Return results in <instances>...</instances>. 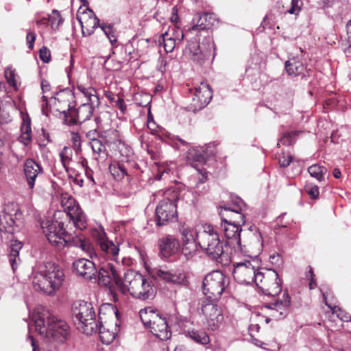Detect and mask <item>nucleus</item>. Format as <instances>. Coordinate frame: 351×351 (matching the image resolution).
Here are the masks:
<instances>
[{
  "mask_svg": "<svg viewBox=\"0 0 351 351\" xmlns=\"http://www.w3.org/2000/svg\"><path fill=\"white\" fill-rule=\"evenodd\" d=\"M129 265L117 263L114 265H107L106 269L111 271L109 274L110 282L114 280L123 294L130 293L142 300L153 299L156 290L152 281L136 271L128 269L125 271Z\"/></svg>",
  "mask_w": 351,
  "mask_h": 351,
  "instance_id": "obj_1",
  "label": "nucleus"
},
{
  "mask_svg": "<svg viewBox=\"0 0 351 351\" xmlns=\"http://www.w3.org/2000/svg\"><path fill=\"white\" fill-rule=\"evenodd\" d=\"M214 21L215 16L213 13H202L199 15L197 23L189 28L186 33V34L190 33L195 35L197 38L195 42L193 40L189 42L184 53L193 61L199 64L208 59L215 49L211 32L209 30Z\"/></svg>",
  "mask_w": 351,
  "mask_h": 351,
  "instance_id": "obj_2",
  "label": "nucleus"
},
{
  "mask_svg": "<svg viewBox=\"0 0 351 351\" xmlns=\"http://www.w3.org/2000/svg\"><path fill=\"white\" fill-rule=\"evenodd\" d=\"M32 321L38 333L49 341L62 343L69 335L67 324L53 315L45 307L36 308L32 315Z\"/></svg>",
  "mask_w": 351,
  "mask_h": 351,
  "instance_id": "obj_3",
  "label": "nucleus"
},
{
  "mask_svg": "<svg viewBox=\"0 0 351 351\" xmlns=\"http://www.w3.org/2000/svg\"><path fill=\"white\" fill-rule=\"evenodd\" d=\"M65 276L62 267L47 261L38 265L32 272V285L35 291L51 295L62 285Z\"/></svg>",
  "mask_w": 351,
  "mask_h": 351,
  "instance_id": "obj_4",
  "label": "nucleus"
},
{
  "mask_svg": "<svg viewBox=\"0 0 351 351\" xmlns=\"http://www.w3.org/2000/svg\"><path fill=\"white\" fill-rule=\"evenodd\" d=\"M196 239L202 250L217 262L227 265L231 261V250L219 239V234L210 224L203 226V230L196 232Z\"/></svg>",
  "mask_w": 351,
  "mask_h": 351,
  "instance_id": "obj_5",
  "label": "nucleus"
},
{
  "mask_svg": "<svg viewBox=\"0 0 351 351\" xmlns=\"http://www.w3.org/2000/svg\"><path fill=\"white\" fill-rule=\"evenodd\" d=\"M95 237L100 249V256L106 261V263H101V277L104 283H110L109 274L111 271L106 269L107 265H114L117 263L130 264V259L126 257L119 258V247L118 243H114L110 240L104 228H99L96 230Z\"/></svg>",
  "mask_w": 351,
  "mask_h": 351,
  "instance_id": "obj_6",
  "label": "nucleus"
},
{
  "mask_svg": "<svg viewBox=\"0 0 351 351\" xmlns=\"http://www.w3.org/2000/svg\"><path fill=\"white\" fill-rule=\"evenodd\" d=\"M71 311L74 324L78 330L87 335L97 331L96 313L91 303L77 300L73 303Z\"/></svg>",
  "mask_w": 351,
  "mask_h": 351,
  "instance_id": "obj_7",
  "label": "nucleus"
},
{
  "mask_svg": "<svg viewBox=\"0 0 351 351\" xmlns=\"http://www.w3.org/2000/svg\"><path fill=\"white\" fill-rule=\"evenodd\" d=\"M139 315L143 324L160 340H167L171 332L165 317L157 313L151 307L141 309Z\"/></svg>",
  "mask_w": 351,
  "mask_h": 351,
  "instance_id": "obj_8",
  "label": "nucleus"
},
{
  "mask_svg": "<svg viewBox=\"0 0 351 351\" xmlns=\"http://www.w3.org/2000/svg\"><path fill=\"white\" fill-rule=\"evenodd\" d=\"M215 301L202 298L199 301L197 308L204 324L210 330L219 329L224 319L222 308Z\"/></svg>",
  "mask_w": 351,
  "mask_h": 351,
  "instance_id": "obj_9",
  "label": "nucleus"
},
{
  "mask_svg": "<svg viewBox=\"0 0 351 351\" xmlns=\"http://www.w3.org/2000/svg\"><path fill=\"white\" fill-rule=\"evenodd\" d=\"M163 195L165 198L159 202L155 211L156 222L157 226H159L165 225L176 217L177 210L175 201L179 199L177 194L171 190L165 193L158 191L157 194L154 195L161 196Z\"/></svg>",
  "mask_w": 351,
  "mask_h": 351,
  "instance_id": "obj_10",
  "label": "nucleus"
},
{
  "mask_svg": "<svg viewBox=\"0 0 351 351\" xmlns=\"http://www.w3.org/2000/svg\"><path fill=\"white\" fill-rule=\"evenodd\" d=\"M228 284L229 278L226 275L220 271H213L204 277L202 291L206 298L217 300Z\"/></svg>",
  "mask_w": 351,
  "mask_h": 351,
  "instance_id": "obj_11",
  "label": "nucleus"
},
{
  "mask_svg": "<svg viewBox=\"0 0 351 351\" xmlns=\"http://www.w3.org/2000/svg\"><path fill=\"white\" fill-rule=\"evenodd\" d=\"M219 215L221 219V228L223 229L227 239L225 243L230 247V250L231 248L242 250L241 241V232L242 229L240 228L242 222H238V221H240V219L237 217L232 220L231 216L226 215L224 213H221V211L219 212Z\"/></svg>",
  "mask_w": 351,
  "mask_h": 351,
  "instance_id": "obj_12",
  "label": "nucleus"
},
{
  "mask_svg": "<svg viewBox=\"0 0 351 351\" xmlns=\"http://www.w3.org/2000/svg\"><path fill=\"white\" fill-rule=\"evenodd\" d=\"M61 206L70 220L73 221L75 227L80 230L86 228V216L73 197L68 193L62 194Z\"/></svg>",
  "mask_w": 351,
  "mask_h": 351,
  "instance_id": "obj_13",
  "label": "nucleus"
},
{
  "mask_svg": "<svg viewBox=\"0 0 351 351\" xmlns=\"http://www.w3.org/2000/svg\"><path fill=\"white\" fill-rule=\"evenodd\" d=\"M41 227L49 243L59 250L65 246L67 234L62 222L48 219L41 223Z\"/></svg>",
  "mask_w": 351,
  "mask_h": 351,
  "instance_id": "obj_14",
  "label": "nucleus"
},
{
  "mask_svg": "<svg viewBox=\"0 0 351 351\" xmlns=\"http://www.w3.org/2000/svg\"><path fill=\"white\" fill-rule=\"evenodd\" d=\"M256 278V285L265 295L275 296L281 292V280L275 270L267 269L264 272H258Z\"/></svg>",
  "mask_w": 351,
  "mask_h": 351,
  "instance_id": "obj_15",
  "label": "nucleus"
},
{
  "mask_svg": "<svg viewBox=\"0 0 351 351\" xmlns=\"http://www.w3.org/2000/svg\"><path fill=\"white\" fill-rule=\"evenodd\" d=\"M233 276L236 281L240 284L250 285L256 282L258 262L256 260L245 261L234 264Z\"/></svg>",
  "mask_w": 351,
  "mask_h": 351,
  "instance_id": "obj_16",
  "label": "nucleus"
},
{
  "mask_svg": "<svg viewBox=\"0 0 351 351\" xmlns=\"http://www.w3.org/2000/svg\"><path fill=\"white\" fill-rule=\"evenodd\" d=\"M73 267L77 275L83 277L84 279L98 282L99 284L104 286H108L110 283H104L103 282L100 273L101 265L98 269L95 263L87 258H79L73 263Z\"/></svg>",
  "mask_w": 351,
  "mask_h": 351,
  "instance_id": "obj_17",
  "label": "nucleus"
},
{
  "mask_svg": "<svg viewBox=\"0 0 351 351\" xmlns=\"http://www.w3.org/2000/svg\"><path fill=\"white\" fill-rule=\"evenodd\" d=\"M192 97L191 106L194 110H201L210 101L213 94L209 85L205 82L190 90Z\"/></svg>",
  "mask_w": 351,
  "mask_h": 351,
  "instance_id": "obj_18",
  "label": "nucleus"
},
{
  "mask_svg": "<svg viewBox=\"0 0 351 351\" xmlns=\"http://www.w3.org/2000/svg\"><path fill=\"white\" fill-rule=\"evenodd\" d=\"M154 278L167 282L185 285L187 280L184 274L166 269H157L154 272Z\"/></svg>",
  "mask_w": 351,
  "mask_h": 351,
  "instance_id": "obj_19",
  "label": "nucleus"
},
{
  "mask_svg": "<svg viewBox=\"0 0 351 351\" xmlns=\"http://www.w3.org/2000/svg\"><path fill=\"white\" fill-rule=\"evenodd\" d=\"M158 246L160 255L164 258H167L178 252L180 243L173 236L167 235L159 239Z\"/></svg>",
  "mask_w": 351,
  "mask_h": 351,
  "instance_id": "obj_20",
  "label": "nucleus"
},
{
  "mask_svg": "<svg viewBox=\"0 0 351 351\" xmlns=\"http://www.w3.org/2000/svg\"><path fill=\"white\" fill-rule=\"evenodd\" d=\"M24 173L29 189L35 186L36 179L43 173L42 167L32 159H27L24 164Z\"/></svg>",
  "mask_w": 351,
  "mask_h": 351,
  "instance_id": "obj_21",
  "label": "nucleus"
},
{
  "mask_svg": "<svg viewBox=\"0 0 351 351\" xmlns=\"http://www.w3.org/2000/svg\"><path fill=\"white\" fill-rule=\"evenodd\" d=\"M84 14L88 16V19L85 20L81 16H77V20L81 25L82 34L84 36H90L97 27H100L99 19L90 9H88L87 12Z\"/></svg>",
  "mask_w": 351,
  "mask_h": 351,
  "instance_id": "obj_22",
  "label": "nucleus"
},
{
  "mask_svg": "<svg viewBox=\"0 0 351 351\" xmlns=\"http://www.w3.org/2000/svg\"><path fill=\"white\" fill-rule=\"evenodd\" d=\"M232 206H220V211L223 213V211H226L228 213V215L231 216L233 214H235L237 217L240 219V221L238 222H242L243 224L245 223L244 220V215L242 213L243 208L245 207V204L244 202L237 196L231 197Z\"/></svg>",
  "mask_w": 351,
  "mask_h": 351,
  "instance_id": "obj_23",
  "label": "nucleus"
},
{
  "mask_svg": "<svg viewBox=\"0 0 351 351\" xmlns=\"http://www.w3.org/2000/svg\"><path fill=\"white\" fill-rule=\"evenodd\" d=\"M11 207H14V204L6 205L4 211L0 215V231L7 232L12 233L14 230L13 226L15 223L14 215H16L18 208L14 210V214L10 213V209Z\"/></svg>",
  "mask_w": 351,
  "mask_h": 351,
  "instance_id": "obj_24",
  "label": "nucleus"
},
{
  "mask_svg": "<svg viewBox=\"0 0 351 351\" xmlns=\"http://www.w3.org/2000/svg\"><path fill=\"white\" fill-rule=\"evenodd\" d=\"M23 123L21 126V134L19 141L25 145H28L32 141L31 120L27 114H22Z\"/></svg>",
  "mask_w": 351,
  "mask_h": 351,
  "instance_id": "obj_25",
  "label": "nucleus"
},
{
  "mask_svg": "<svg viewBox=\"0 0 351 351\" xmlns=\"http://www.w3.org/2000/svg\"><path fill=\"white\" fill-rule=\"evenodd\" d=\"M285 69L289 75L298 76L304 73L305 67L298 58L293 57L286 61Z\"/></svg>",
  "mask_w": 351,
  "mask_h": 351,
  "instance_id": "obj_26",
  "label": "nucleus"
},
{
  "mask_svg": "<svg viewBox=\"0 0 351 351\" xmlns=\"http://www.w3.org/2000/svg\"><path fill=\"white\" fill-rule=\"evenodd\" d=\"M99 105H90V103H83L76 111V117L79 123H83L89 119L93 113L94 108Z\"/></svg>",
  "mask_w": 351,
  "mask_h": 351,
  "instance_id": "obj_27",
  "label": "nucleus"
},
{
  "mask_svg": "<svg viewBox=\"0 0 351 351\" xmlns=\"http://www.w3.org/2000/svg\"><path fill=\"white\" fill-rule=\"evenodd\" d=\"M77 90L83 95L86 101L84 103H90V105H99L100 101L96 90L93 87H85L83 85L77 86Z\"/></svg>",
  "mask_w": 351,
  "mask_h": 351,
  "instance_id": "obj_28",
  "label": "nucleus"
},
{
  "mask_svg": "<svg viewBox=\"0 0 351 351\" xmlns=\"http://www.w3.org/2000/svg\"><path fill=\"white\" fill-rule=\"evenodd\" d=\"M291 304V298L287 293H284L282 298L278 300L275 302H271L267 304V307L276 310L279 312L280 315H283V311H285Z\"/></svg>",
  "mask_w": 351,
  "mask_h": 351,
  "instance_id": "obj_29",
  "label": "nucleus"
},
{
  "mask_svg": "<svg viewBox=\"0 0 351 351\" xmlns=\"http://www.w3.org/2000/svg\"><path fill=\"white\" fill-rule=\"evenodd\" d=\"M184 36L183 31L176 25H173L172 27H169L168 30L162 33L160 37L173 38L178 43H181Z\"/></svg>",
  "mask_w": 351,
  "mask_h": 351,
  "instance_id": "obj_30",
  "label": "nucleus"
},
{
  "mask_svg": "<svg viewBox=\"0 0 351 351\" xmlns=\"http://www.w3.org/2000/svg\"><path fill=\"white\" fill-rule=\"evenodd\" d=\"M308 172L311 177L316 178L319 182H322L324 180L327 169L324 166L315 164L308 168Z\"/></svg>",
  "mask_w": 351,
  "mask_h": 351,
  "instance_id": "obj_31",
  "label": "nucleus"
},
{
  "mask_svg": "<svg viewBox=\"0 0 351 351\" xmlns=\"http://www.w3.org/2000/svg\"><path fill=\"white\" fill-rule=\"evenodd\" d=\"M23 247V244L20 241H14L12 244L10 252V263L12 265V269L14 270L17 265V261H20L19 257V251Z\"/></svg>",
  "mask_w": 351,
  "mask_h": 351,
  "instance_id": "obj_32",
  "label": "nucleus"
},
{
  "mask_svg": "<svg viewBox=\"0 0 351 351\" xmlns=\"http://www.w3.org/2000/svg\"><path fill=\"white\" fill-rule=\"evenodd\" d=\"M187 334L191 339L199 344L207 345L210 342L208 335L204 331L191 330H189Z\"/></svg>",
  "mask_w": 351,
  "mask_h": 351,
  "instance_id": "obj_33",
  "label": "nucleus"
},
{
  "mask_svg": "<svg viewBox=\"0 0 351 351\" xmlns=\"http://www.w3.org/2000/svg\"><path fill=\"white\" fill-rule=\"evenodd\" d=\"M97 330H99L100 339L104 344L108 345L111 343L114 340L117 335L115 332L106 329L101 324L98 326Z\"/></svg>",
  "mask_w": 351,
  "mask_h": 351,
  "instance_id": "obj_34",
  "label": "nucleus"
},
{
  "mask_svg": "<svg viewBox=\"0 0 351 351\" xmlns=\"http://www.w3.org/2000/svg\"><path fill=\"white\" fill-rule=\"evenodd\" d=\"M90 145L93 152L97 154L99 158L105 160L107 158L108 152L106 145L101 142V139L90 142Z\"/></svg>",
  "mask_w": 351,
  "mask_h": 351,
  "instance_id": "obj_35",
  "label": "nucleus"
},
{
  "mask_svg": "<svg viewBox=\"0 0 351 351\" xmlns=\"http://www.w3.org/2000/svg\"><path fill=\"white\" fill-rule=\"evenodd\" d=\"M101 29L108 38L112 45L117 43V32L114 26L111 24H102L100 25Z\"/></svg>",
  "mask_w": 351,
  "mask_h": 351,
  "instance_id": "obj_36",
  "label": "nucleus"
},
{
  "mask_svg": "<svg viewBox=\"0 0 351 351\" xmlns=\"http://www.w3.org/2000/svg\"><path fill=\"white\" fill-rule=\"evenodd\" d=\"M61 162L65 170L69 171V165L72 159V151L70 148L64 147L60 152Z\"/></svg>",
  "mask_w": 351,
  "mask_h": 351,
  "instance_id": "obj_37",
  "label": "nucleus"
},
{
  "mask_svg": "<svg viewBox=\"0 0 351 351\" xmlns=\"http://www.w3.org/2000/svg\"><path fill=\"white\" fill-rule=\"evenodd\" d=\"M197 242L182 243V253L186 258H189L195 254L197 250Z\"/></svg>",
  "mask_w": 351,
  "mask_h": 351,
  "instance_id": "obj_38",
  "label": "nucleus"
},
{
  "mask_svg": "<svg viewBox=\"0 0 351 351\" xmlns=\"http://www.w3.org/2000/svg\"><path fill=\"white\" fill-rule=\"evenodd\" d=\"M77 245L82 251L86 252L91 258H93V256H97L93 245L89 241L79 239Z\"/></svg>",
  "mask_w": 351,
  "mask_h": 351,
  "instance_id": "obj_39",
  "label": "nucleus"
},
{
  "mask_svg": "<svg viewBox=\"0 0 351 351\" xmlns=\"http://www.w3.org/2000/svg\"><path fill=\"white\" fill-rule=\"evenodd\" d=\"M182 243L189 242H197L195 239L193 230L189 227H182L180 229Z\"/></svg>",
  "mask_w": 351,
  "mask_h": 351,
  "instance_id": "obj_40",
  "label": "nucleus"
},
{
  "mask_svg": "<svg viewBox=\"0 0 351 351\" xmlns=\"http://www.w3.org/2000/svg\"><path fill=\"white\" fill-rule=\"evenodd\" d=\"M298 134L299 132L298 131L285 133L280 140V143L284 145H292L295 141L296 136H298ZM278 145L279 143H278Z\"/></svg>",
  "mask_w": 351,
  "mask_h": 351,
  "instance_id": "obj_41",
  "label": "nucleus"
},
{
  "mask_svg": "<svg viewBox=\"0 0 351 351\" xmlns=\"http://www.w3.org/2000/svg\"><path fill=\"white\" fill-rule=\"evenodd\" d=\"M163 43V47L167 53H170L173 51L176 46H178L180 43L174 40L173 38H161Z\"/></svg>",
  "mask_w": 351,
  "mask_h": 351,
  "instance_id": "obj_42",
  "label": "nucleus"
},
{
  "mask_svg": "<svg viewBox=\"0 0 351 351\" xmlns=\"http://www.w3.org/2000/svg\"><path fill=\"white\" fill-rule=\"evenodd\" d=\"M5 77L8 82V84L16 88V74L14 70L11 68H7L5 70Z\"/></svg>",
  "mask_w": 351,
  "mask_h": 351,
  "instance_id": "obj_43",
  "label": "nucleus"
},
{
  "mask_svg": "<svg viewBox=\"0 0 351 351\" xmlns=\"http://www.w3.org/2000/svg\"><path fill=\"white\" fill-rule=\"evenodd\" d=\"M323 297L326 305H327L330 308H331V310L332 311V313H337V316L343 321L347 322L350 319V316L348 314L341 315V311L337 306H332L330 304H328L326 302L325 293H323Z\"/></svg>",
  "mask_w": 351,
  "mask_h": 351,
  "instance_id": "obj_44",
  "label": "nucleus"
},
{
  "mask_svg": "<svg viewBox=\"0 0 351 351\" xmlns=\"http://www.w3.org/2000/svg\"><path fill=\"white\" fill-rule=\"evenodd\" d=\"M305 190L312 199H317L319 195V191L317 186L309 184L306 186Z\"/></svg>",
  "mask_w": 351,
  "mask_h": 351,
  "instance_id": "obj_45",
  "label": "nucleus"
},
{
  "mask_svg": "<svg viewBox=\"0 0 351 351\" xmlns=\"http://www.w3.org/2000/svg\"><path fill=\"white\" fill-rule=\"evenodd\" d=\"M250 234H252V244L256 245L258 247V250H260L263 247V240L261 233L258 231L252 233L250 231Z\"/></svg>",
  "mask_w": 351,
  "mask_h": 351,
  "instance_id": "obj_46",
  "label": "nucleus"
},
{
  "mask_svg": "<svg viewBox=\"0 0 351 351\" xmlns=\"http://www.w3.org/2000/svg\"><path fill=\"white\" fill-rule=\"evenodd\" d=\"M302 1L301 0H291V8L289 10V13L291 14H298L301 10Z\"/></svg>",
  "mask_w": 351,
  "mask_h": 351,
  "instance_id": "obj_47",
  "label": "nucleus"
},
{
  "mask_svg": "<svg viewBox=\"0 0 351 351\" xmlns=\"http://www.w3.org/2000/svg\"><path fill=\"white\" fill-rule=\"evenodd\" d=\"M40 58L44 62H48L51 58V53L50 51L45 47H42L39 51Z\"/></svg>",
  "mask_w": 351,
  "mask_h": 351,
  "instance_id": "obj_48",
  "label": "nucleus"
},
{
  "mask_svg": "<svg viewBox=\"0 0 351 351\" xmlns=\"http://www.w3.org/2000/svg\"><path fill=\"white\" fill-rule=\"evenodd\" d=\"M292 160V157L289 155L282 154L278 158V162L282 167H287L289 165Z\"/></svg>",
  "mask_w": 351,
  "mask_h": 351,
  "instance_id": "obj_49",
  "label": "nucleus"
},
{
  "mask_svg": "<svg viewBox=\"0 0 351 351\" xmlns=\"http://www.w3.org/2000/svg\"><path fill=\"white\" fill-rule=\"evenodd\" d=\"M36 35L32 32H29L26 36L27 44L29 49H33L34 41L36 40Z\"/></svg>",
  "mask_w": 351,
  "mask_h": 351,
  "instance_id": "obj_50",
  "label": "nucleus"
},
{
  "mask_svg": "<svg viewBox=\"0 0 351 351\" xmlns=\"http://www.w3.org/2000/svg\"><path fill=\"white\" fill-rule=\"evenodd\" d=\"M86 137L90 140V142L94 141H98L101 136L96 129L88 131L86 134Z\"/></svg>",
  "mask_w": 351,
  "mask_h": 351,
  "instance_id": "obj_51",
  "label": "nucleus"
},
{
  "mask_svg": "<svg viewBox=\"0 0 351 351\" xmlns=\"http://www.w3.org/2000/svg\"><path fill=\"white\" fill-rule=\"evenodd\" d=\"M192 158L195 161L204 163L206 162V158L204 154L199 151H195L192 155Z\"/></svg>",
  "mask_w": 351,
  "mask_h": 351,
  "instance_id": "obj_52",
  "label": "nucleus"
},
{
  "mask_svg": "<svg viewBox=\"0 0 351 351\" xmlns=\"http://www.w3.org/2000/svg\"><path fill=\"white\" fill-rule=\"evenodd\" d=\"M116 167L117 168V170L120 171V173H117L118 179L123 178L125 176L128 175L127 171L123 165L119 164L118 166Z\"/></svg>",
  "mask_w": 351,
  "mask_h": 351,
  "instance_id": "obj_53",
  "label": "nucleus"
},
{
  "mask_svg": "<svg viewBox=\"0 0 351 351\" xmlns=\"http://www.w3.org/2000/svg\"><path fill=\"white\" fill-rule=\"evenodd\" d=\"M64 123L69 125H76L77 123H80L77 117L76 118H72V117L69 118L67 116H65Z\"/></svg>",
  "mask_w": 351,
  "mask_h": 351,
  "instance_id": "obj_54",
  "label": "nucleus"
},
{
  "mask_svg": "<svg viewBox=\"0 0 351 351\" xmlns=\"http://www.w3.org/2000/svg\"><path fill=\"white\" fill-rule=\"evenodd\" d=\"M308 273H309V276H310V278H311V281L309 282V289H313L316 287V282H315V281L313 279L314 274H313L312 268H310Z\"/></svg>",
  "mask_w": 351,
  "mask_h": 351,
  "instance_id": "obj_55",
  "label": "nucleus"
},
{
  "mask_svg": "<svg viewBox=\"0 0 351 351\" xmlns=\"http://www.w3.org/2000/svg\"><path fill=\"white\" fill-rule=\"evenodd\" d=\"M117 106L121 110L122 112H124L126 110V106L124 103L123 99L119 98L116 102Z\"/></svg>",
  "mask_w": 351,
  "mask_h": 351,
  "instance_id": "obj_56",
  "label": "nucleus"
},
{
  "mask_svg": "<svg viewBox=\"0 0 351 351\" xmlns=\"http://www.w3.org/2000/svg\"><path fill=\"white\" fill-rule=\"evenodd\" d=\"M49 87H50V86H49V84L47 82V81H46V80L42 81L41 88H42L43 93H46L47 91H49Z\"/></svg>",
  "mask_w": 351,
  "mask_h": 351,
  "instance_id": "obj_57",
  "label": "nucleus"
},
{
  "mask_svg": "<svg viewBox=\"0 0 351 351\" xmlns=\"http://www.w3.org/2000/svg\"><path fill=\"white\" fill-rule=\"evenodd\" d=\"M29 338L31 339V344L32 346V351H39L38 345L36 344V341L33 339L32 336L29 335Z\"/></svg>",
  "mask_w": 351,
  "mask_h": 351,
  "instance_id": "obj_58",
  "label": "nucleus"
},
{
  "mask_svg": "<svg viewBox=\"0 0 351 351\" xmlns=\"http://www.w3.org/2000/svg\"><path fill=\"white\" fill-rule=\"evenodd\" d=\"M53 14H54L55 16H53V19L51 20L52 25H53L55 24L56 16H57V18L58 19V22L57 25H59L60 21V18L59 12L58 11H56V10H54L53 11Z\"/></svg>",
  "mask_w": 351,
  "mask_h": 351,
  "instance_id": "obj_59",
  "label": "nucleus"
},
{
  "mask_svg": "<svg viewBox=\"0 0 351 351\" xmlns=\"http://www.w3.org/2000/svg\"><path fill=\"white\" fill-rule=\"evenodd\" d=\"M73 143L75 146H78V147L80 146V136L78 135L75 134L73 137Z\"/></svg>",
  "mask_w": 351,
  "mask_h": 351,
  "instance_id": "obj_60",
  "label": "nucleus"
},
{
  "mask_svg": "<svg viewBox=\"0 0 351 351\" xmlns=\"http://www.w3.org/2000/svg\"><path fill=\"white\" fill-rule=\"evenodd\" d=\"M171 320H183L181 315L176 313L171 315Z\"/></svg>",
  "mask_w": 351,
  "mask_h": 351,
  "instance_id": "obj_61",
  "label": "nucleus"
},
{
  "mask_svg": "<svg viewBox=\"0 0 351 351\" xmlns=\"http://www.w3.org/2000/svg\"><path fill=\"white\" fill-rule=\"evenodd\" d=\"M332 175L336 178H339L341 176V171L339 169H335L332 171Z\"/></svg>",
  "mask_w": 351,
  "mask_h": 351,
  "instance_id": "obj_62",
  "label": "nucleus"
},
{
  "mask_svg": "<svg viewBox=\"0 0 351 351\" xmlns=\"http://www.w3.org/2000/svg\"><path fill=\"white\" fill-rule=\"evenodd\" d=\"M165 173H167L166 172L165 170L161 171L160 170H159V173L156 175V178L158 180H161L162 178V176L165 174Z\"/></svg>",
  "mask_w": 351,
  "mask_h": 351,
  "instance_id": "obj_63",
  "label": "nucleus"
},
{
  "mask_svg": "<svg viewBox=\"0 0 351 351\" xmlns=\"http://www.w3.org/2000/svg\"><path fill=\"white\" fill-rule=\"evenodd\" d=\"M192 196H193V193L190 191L185 192L183 195V197L186 199H190Z\"/></svg>",
  "mask_w": 351,
  "mask_h": 351,
  "instance_id": "obj_64",
  "label": "nucleus"
}]
</instances>
